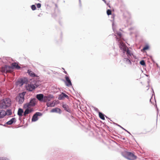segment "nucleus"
I'll return each instance as SVG.
<instances>
[{
  "mask_svg": "<svg viewBox=\"0 0 160 160\" xmlns=\"http://www.w3.org/2000/svg\"><path fill=\"white\" fill-rule=\"evenodd\" d=\"M152 98V97H151V98L150 99V102H151V98Z\"/></svg>",
  "mask_w": 160,
  "mask_h": 160,
  "instance_id": "nucleus-40",
  "label": "nucleus"
},
{
  "mask_svg": "<svg viewBox=\"0 0 160 160\" xmlns=\"http://www.w3.org/2000/svg\"><path fill=\"white\" fill-rule=\"evenodd\" d=\"M62 68V69L64 70V69L63 68Z\"/></svg>",
  "mask_w": 160,
  "mask_h": 160,
  "instance_id": "nucleus-42",
  "label": "nucleus"
},
{
  "mask_svg": "<svg viewBox=\"0 0 160 160\" xmlns=\"http://www.w3.org/2000/svg\"><path fill=\"white\" fill-rule=\"evenodd\" d=\"M11 69V66L5 65L3 67H1L0 69V71L2 72H9Z\"/></svg>",
  "mask_w": 160,
  "mask_h": 160,
  "instance_id": "nucleus-8",
  "label": "nucleus"
},
{
  "mask_svg": "<svg viewBox=\"0 0 160 160\" xmlns=\"http://www.w3.org/2000/svg\"><path fill=\"white\" fill-rule=\"evenodd\" d=\"M26 92H23L19 94V96L16 98V100L18 101L19 104H21L23 103L24 100V96Z\"/></svg>",
  "mask_w": 160,
  "mask_h": 160,
  "instance_id": "nucleus-6",
  "label": "nucleus"
},
{
  "mask_svg": "<svg viewBox=\"0 0 160 160\" xmlns=\"http://www.w3.org/2000/svg\"><path fill=\"white\" fill-rule=\"evenodd\" d=\"M107 13L108 15L111 14L112 12L111 10L110 9H108L107 10Z\"/></svg>",
  "mask_w": 160,
  "mask_h": 160,
  "instance_id": "nucleus-30",
  "label": "nucleus"
},
{
  "mask_svg": "<svg viewBox=\"0 0 160 160\" xmlns=\"http://www.w3.org/2000/svg\"><path fill=\"white\" fill-rule=\"evenodd\" d=\"M62 106L64 110L66 111L69 112H71V109L68 105L65 103H62Z\"/></svg>",
  "mask_w": 160,
  "mask_h": 160,
  "instance_id": "nucleus-13",
  "label": "nucleus"
},
{
  "mask_svg": "<svg viewBox=\"0 0 160 160\" xmlns=\"http://www.w3.org/2000/svg\"><path fill=\"white\" fill-rule=\"evenodd\" d=\"M6 115L7 113L4 110H0V119L3 118Z\"/></svg>",
  "mask_w": 160,
  "mask_h": 160,
  "instance_id": "nucleus-20",
  "label": "nucleus"
},
{
  "mask_svg": "<svg viewBox=\"0 0 160 160\" xmlns=\"http://www.w3.org/2000/svg\"><path fill=\"white\" fill-rule=\"evenodd\" d=\"M47 107H53L54 106L55 104L53 103V102H47L46 104Z\"/></svg>",
  "mask_w": 160,
  "mask_h": 160,
  "instance_id": "nucleus-23",
  "label": "nucleus"
},
{
  "mask_svg": "<svg viewBox=\"0 0 160 160\" xmlns=\"http://www.w3.org/2000/svg\"><path fill=\"white\" fill-rule=\"evenodd\" d=\"M104 2H106V1L105 0H102Z\"/></svg>",
  "mask_w": 160,
  "mask_h": 160,
  "instance_id": "nucleus-41",
  "label": "nucleus"
},
{
  "mask_svg": "<svg viewBox=\"0 0 160 160\" xmlns=\"http://www.w3.org/2000/svg\"><path fill=\"white\" fill-rule=\"evenodd\" d=\"M37 7L38 8H39L41 7V4L39 3H38L37 4Z\"/></svg>",
  "mask_w": 160,
  "mask_h": 160,
  "instance_id": "nucleus-34",
  "label": "nucleus"
},
{
  "mask_svg": "<svg viewBox=\"0 0 160 160\" xmlns=\"http://www.w3.org/2000/svg\"><path fill=\"white\" fill-rule=\"evenodd\" d=\"M37 87L38 86L36 84H33L31 83L28 84V86L26 87V88L28 91L31 92Z\"/></svg>",
  "mask_w": 160,
  "mask_h": 160,
  "instance_id": "nucleus-7",
  "label": "nucleus"
},
{
  "mask_svg": "<svg viewBox=\"0 0 160 160\" xmlns=\"http://www.w3.org/2000/svg\"><path fill=\"white\" fill-rule=\"evenodd\" d=\"M11 69L15 68L17 69H19L20 68V67L19 66L18 64L16 62L12 63V64Z\"/></svg>",
  "mask_w": 160,
  "mask_h": 160,
  "instance_id": "nucleus-18",
  "label": "nucleus"
},
{
  "mask_svg": "<svg viewBox=\"0 0 160 160\" xmlns=\"http://www.w3.org/2000/svg\"><path fill=\"white\" fill-rule=\"evenodd\" d=\"M140 64L143 66L145 65V62L144 60H142L140 62Z\"/></svg>",
  "mask_w": 160,
  "mask_h": 160,
  "instance_id": "nucleus-27",
  "label": "nucleus"
},
{
  "mask_svg": "<svg viewBox=\"0 0 160 160\" xmlns=\"http://www.w3.org/2000/svg\"><path fill=\"white\" fill-rule=\"evenodd\" d=\"M94 110L95 111H96V112H98V113H99V110L98 109V108H96V107H94Z\"/></svg>",
  "mask_w": 160,
  "mask_h": 160,
  "instance_id": "nucleus-33",
  "label": "nucleus"
},
{
  "mask_svg": "<svg viewBox=\"0 0 160 160\" xmlns=\"http://www.w3.org/2000/svg\"><path fill=\"white\" fill-rule=\"evenodd\" d=\"M98 114L99 117L101 119L103 120H105V116L104 114L100 112H99Z\"/></svg>",
  "mask_w": 160,
  "mask_h": 160,
  "instance_id": "nucleus-24",
  "label": "nucleus"
},
{
  "mask_svg": "<svg viewBox=\"0 0 160 160\" xmlns=\"http://www.w3.org/2000/svg\"><path fill=\"white\" fill-rule=\"evenodd\" d=\"M28 82L27 79L26 78H23L18 80L16 82V84L17 86L21 87L24 84H27Z\"/></svg>",
  "mask_w": 160,
  "mask_h": 160,
  "instance_id": "nucleus-5",
  "label": "nucleus"
},
{
  "mask_svg": "<svg viewBox=\"0 0 160 160\" xmlns=\"http://www.w3.org/2000/svg\"><path fill=\"white\" fill-rule=\"evenodd\" d=\"M37 98L39 101L42 102L43 100L44 95L42 94H39L37 95Z\"/></svg>",
  "mask_w": 160,
  "mask_h": 160,
  "instance_id": "nucleus-16",
  "label": "nucleus"
},
{
  "mask_svg": "<svg viewBox=\"0 0 160 160\" xmlns=\"http://www.w3.org/2000/svg\"><path fill=\"white\" fill-rule=\"evenodd\" d=\"M132 58L127 57L124 58L123 61L126 64L129 65H131L132 64L131 62V58Z\"/></svg>",
  "mask_w": 160,
  "mask_h": 160,
  "instance_id": "nucleus-12",
  "label": "nucleus"
},
{
  "mask_svg": "<svg viewBox=\"0 0 160 160\" xmlns=\"http://www.w3.org/2000/svg\"><path fill=\"white\" fill-rule=\"evenodd\" d=\"M42 115V113L40 112H36L32 116V122H35L38 119V116H41Z\"/></svg>",
  "mask_w": 160,
  "mask_h": 160,
  "instance_id": "nucleus-9",
  "label": "nucleus"
},
{
  "mask_svg": "<svg viewBox=\"0 0 160 160\" xmlns=\"http://www.w3.org/2000/svg\"><path fill=\"white\" fill-rule=\"evenodd\" d=\"M149 48V46L148 45H146L143 48V50H148Z\"/></svg>",
  "mask_w": 160,
  "mask_h": 160,
  "instance_id": "nucleus-29",
  "label": "nucleus"
},
{
  "mask_svg": "<svg viewBox=\"0 0 160 160\" xmlns=\"http://www.w3.org/2000/svg\"><path fill=\"white\" fill-rule=\"evenodd\" d=\"M11 104V100L6 98L0 101V108L6 109L9 107Z\"/></svg>",
  "mask_w": 160,
  "mask_h": 160,
  "instance_id": "nucleus-2",
  "label": "nucleus"
},
{
  "mask_svg": "<svg viewBox=\"0 0 160 160\" xmlns=\"http://www.w3.org/2000/svg\"><path fill=\"white\" fill-rule=\"evenodd\" d=\"M26 108V109L24 112L23 113V115L25 116H26L27 114L33 111V110L32 108Z\"/></svg>",
  "mask_w": 160,
  "mask_h": 160,
  "instance_id": "nucleus-14",
  "label": "nucleus"
},
{
  "mask_svg": "<svg viewBox=\"0 0 160 160\" xmlns=\"http://www.w3.org/2000/svg\"><path fill=\"white\" fill-rule=\"evenodd\" d=\"M116 125H117V126H118L120 128H122V129H123L125 131H126V132H128V133H129L131 135V133H130V132H128V131L127 130H126V129H124V128H123V127H122V126H121L120 125L118 124H117V123H116Z\"/></svg>",
  "mask_w": 160,
  "mask_h": 160,
  "instance_id": "nucleus-26",
  "label": "nucleus"
},
{
  "mask_svg": "<svg viewBox=\"0 0 160 160\" xmlns=\"http://www.w3.org/2000/svg\"><path fill=\"white\" fill-rule=\"evenodd\" d=\"M31 8L32 10H34L36 9V7L34 5H32L31 6Z\"/></svg>",
  "mask_w": 160,
  "mask_h": 160,
  "instance_id": "nucleus-31",
  "label": "nucleus"
},
{
  "mask_svg": "<svg viewBox=\"0 0 160 160\" xmlns=\"http://www.w3.org/2000/svg\"><path fill=\"white\" fill-rule=\"evenodd\" d=\"M113 23H112V28L113 29V30H114V28H113Z\"/></svg>",
  "mask_w": 160,
  "mask_h": 160,
  "instance_id": "nucleus-38",
  "label": "nucleus"
},
{
  "mask_svg": "<svg viewBox=\"0 0 160 160\" xmlns=\"http://www.w3.org/2000/svg\"><path fill=\"white\" fill-rule=\"evenodd\" d=\"M0 125H2V126H4V127H6V125L5 124L3 125V124H0Z\"/></svg>",
  "mask_w": 160,
  "mask_h": 160,
  "instance_id": "nucleus-35",
  "label": "nucleus"
},
{
  "mask_svg": "<svg viewBox=\"0 0 160 160\" xmlns=\"http://www.w3.org/2000/svg\"><path fill=\"white\" fill-rule=\"evenodd\" d=\"M24 113L23 109L21 108H19L18 112V114L19 116H22V113Z\"/></svg>",
  "mask_w": 160,
  "mask_h": 160,
  "instance_id": "nucleus-22",
  "label": "nucleus"
},
{
  "mask_svg": "<svg viewBox=\"0 0 160 160\" xmlns=\"http://www.w3.org/2000/svg\"><path fill=\"white\" fill-rule=\"evenodd\" d=\"M53 98V95L51 94L44 96L43 100L42 102H49V101L50 100V99Z\"/></svg>",
  "mask_w": 160,
  "mask_h": 160,
  "instance_id": "nucleus-10",
  "label": "nucleus"
},
{
  "mask_svg": "<svg viewBox=\"0 0 160 160\" xmlns=\"http://www.w3.org/2000/svg\"><path fill=\"white\" fill-rule=\"evenodd\" d=\"M27 72L30 76L32 77H35L36 76V74L30 70H28Z\"/></svg>",
  "mask_w": 160,
  "mask_h": 160,
  "instance_id": "nucleus-21",
  "label": "nucleus"
},
{
  "mask_svg": "<svg viewBox=\"0 0 160 160\" xmlns=\"http://www.w3.org/2000/svg\"><path fill=\"white\" fill-rule=\"evenodd\" d=\"M51 112H57L60 114L61 113V109L58 108H53L51 111Z\"/></svg>",
  "mask_w": 160,
  "mask_h": 160,
  "instance_id": "nucleus-19",
  "label": "nucleus"
},
{
  "mask_svg": "<svg viewBox=\"0 0 160 160\" xmlns=\"http://www.w3.org/2000/svg\"><path fill=\"white\" fill-rule=\"evenodd\" d=\"M119 47L120 49V50L123 53H125L126 52L127 57L132 58V56H133V54L131 52L130 50L127 47L125 44L123 42H120L119 43Z\"/></svg>",
  "mask_w": 160,
  "mask_h": 160,
  "instance_id": "nucleus-1",
  "label": "nucleus"
},
{
  "mask_svg": "<svg viewBox=\"0 0 160 160\" xmlns=\"http://www.w3.org/2000/svg\"><path fill=\"white\" fill-rule=\"evenodd\" d=\"M16 122V118H13L9 121L6 122V124L8 125H11L13 123H15Z\"/></svg>",
  "mask_w": 160,
  "mask_h": 160,
  "instance_id": "nucleus-17",
  "label": "nucleus"
},
{
  "mask_svg": "<svg viewBox=\"0 0 160 160\" xmlns=\"http://www.w3.org/2000/svg\"><path fill=\"white\" fill-rule=\"evenodd\" d=\"M79 2L80 5H81V0H79Z\"/></svg>",
  "mask_w": 160,
  "mask_h": 160,
  "instance_id": "nucleus-37",
  "label": "nucleus"
},
{
  "mask_svg": "<svg viewBox=\"0 0 160 160\" xmlns=\"http://www.w3.org/2000/svg\"><path fill=\"white\" fill-rule=\"evenodd\" d=\"M65 98L68 99L69 98V97L64 93L62 92V93L59 96L58 98L59 100H61Z\"/></svg>",
  "mask_w": 160,
  "mask_h": 160,
  "instance_id": "nucleus-15",
  "label": "nucleus"
},
{
  "mask_svg": "<svg viewBox=\"0 0 160 160\" xmlns=\"http://www.w3.org/2000/svg\"><path fill=\"white\" fill-rule=\"evenodd\" d=\"M7 115H10L12 114V112L11 110H8L6 112Z\"/></svg>",
  "mask_w": 160,
  "mask_h": 160,
  "instance_id": "nucleus-25",
  "label": "nucleus"
},
{
  "mask_svg": "<svg viewBox=\"0 0 160 160\" xmlns=\"http://www.w3.org/2000/svg\"><path fill=\"white\" fill-rule=\"evenodd\" d=\"M117 35L119 37H122V34L120 32H118L117 33Z\"/></svg>",
  "mask_w": 160,
  "mask_h": 160,
  "instance_id": "nucleus-32",
  "label": "nucleus"
},
{
  "mask_svg": "<svg viewBox=\"0 0 160 160\" xmlns=\"http://www.w3.org/2000/svg\"><path fill=\"white\" fill-rule=\"evenodd\" d=\"M122 156L130 160H134L137 158V157L132 152L126 151L122 154Z\"/></svg>",
  "mask_w": 160,
  "mask_h": 160,
  "instance_id": "nucleus-3",
  "label": "nucleus"
},
{
  "mask_svg": "<svg viewBox=\"0 0 160 160\" xmlns=\"http://www.w3.org/2000/svg\"><path fill=\"white\" fill-rule=\"evenodd\" d=\"M152 91H153V93H152V95H153V94L154 95V92H153V90L152 89Z\"/></svg>",
  "mask_w": 160,
  "mask_h": 160,
  "instance_id": "nucleus-39",
  "label": "nucleus"
},
{
  "mask_svg": "<svg viewBox=\"0 0 160 160\" xmlns=\"http://www.w3.org/2000/svg\"><path fill=\"white\" fill-rule=\"evenodd\" d=\"M65 78L66 79V81H65V82L66 86L67 87H69L72 85V82L69 77L66 75Z\"/></svg>",
  "mask_w": 160,
  "mask_h": 160,
  "instance_id": "nucleus-11",
  "label": "nucleus"
},
{
  "mask_svg": "<svg viewBox=\"0 0 160 160\" xmlns=\"http://www.w3.org/2000/svg\"><path fill=\"white\" fill-rule=\"evenodd\" d=\"M148 75H146V76H147V77H148Z\"/></svg>",
  "mask_w": 160,
  "mask_h": 160,
  "instance_id": "nucleus-43",
  "label": "nucleus"
},
{
  "mask_svg": "<svg viewBox=\"0 0 160 160\" xmlns=\"http://www.w3.org/2000/svg\"><path fill=\"white\" fill-rule=\"evenodd\" d=\"M36 100L35 98H31L28 103L24 104L23 108H30L36 105Z\"/></svg>",
  "mask_w": 160,
  "mask_h": 160,
  "instance_id": "nucleus-4",
  "label": "nucleus"
},
{
  "mask_svg": "<svg viewBox=\"0 0 160 160\" xmlns=\"http://www.w3.org/2000/svg\"><path fill=\"white\" fill-rule=\"evenodd\" d=\"M64 73H65V74H68V73H67V72H66V71H64Z\"/></svg>",
  "mask_w": 160,
  "mask_h": 160,
  "instance_id": "nucleus-36",
  "label": "nucleus"
},
{
  "mask_svg": "<svg viewBox=\"0 0 160 160\" xmlns=\"http://www.w3.org/2000/svg\"><path fill=\"white\" fill-rule=\"evenodd\" d=\"M0 160H9V159L6 157H0Z\"/></svg>",
  "mask_w": 160,
  "mask_h": 160,
  "instance_id": "nucleus-28",
  "label": "nucleus"
}]
</instances>
